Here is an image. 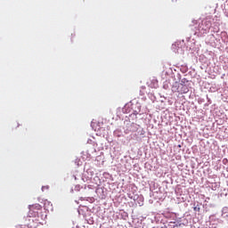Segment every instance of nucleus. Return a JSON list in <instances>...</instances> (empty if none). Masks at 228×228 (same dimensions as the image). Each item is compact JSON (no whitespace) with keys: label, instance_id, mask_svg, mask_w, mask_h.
Instances as JSON below:
<instances>
[{"label":"nucleus","instance_id":"nucleus-1","mask_svg":"<svg viewBox=\"0 0 228 228\" xmlns=\"http://www.w3.org/2000/svg\"><path fill=\"white\" fill-rule=\"evenodd\" d=\"M28 209L29 218H37V216H38V211L42 209V206H40V204L30 205Z\"/></svg>","mask_w":228,"mask_h":228}]
</instances>
